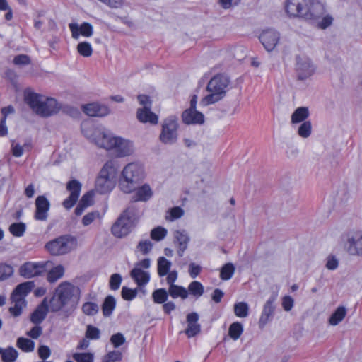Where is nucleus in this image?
<instances>
[{
  "mask_svg": "<svg viewBox=\"0 0 362 362\" xmlns=\"http://www.w3.org/2000/svg\"><path fill=\"white\" fill-rule=\"evenodd\" d=\"M286 11L292 17L316 21L325 13V7L319 0H288Z\"/></svg>",
  "mask_w": 362,
  "mask_h": 362,
  "instance_id": "obj_1",
  "label": "nucleus"
},
{
  "mask_svg": "<svg viewBox=\"0 0 362 362\" xmlns=\"http://www.w3.org/2000/svg\"><path fill=\"white\" fill-rule=\"evenodd\" d=\"M79 288L71 283H61L48 300L50 311L55 313L65 308L74 309L79 299Z\"/></svg>",
  "mask_w": 362,
  "mask_h": 362,
  "instance_id": "obj_2",
  "label": "nucleus"
},
{
  "mask_svg": "<svg viewBox=\"0 0 362 362\" xmlns=\"http://www.w3.org/2000/svg\"><path fill=\"white\" fill-rule=\"evenodd\" d=\"M24 101L37 115L47 117L58 112L60 109L57 101L52 98H45L30 89L24 91Z\"/></svg>",
  "mask_w": 362,
  "mask_h": 362,
  "instance_id": "obj_3",
  "label": "nucleus"
},
{
  "mask_svg": "<svg viewBox=\"0 0 362 362\" xmlns=\"http://www.w3.org/2000/svg\"><path fill=\"white\" fill-rule=\"evenodd\" d=\"M96 145L107 150H115L117 156L124 157L134 151L133 144L129 140L110 134L101 133L95 139Z\"/></svg>",
  "mask_w": 362,
  "mask_h": 362,
  "instance_id": "obj_4",
  "label": "nucleus"
},
{
  "mask_svg": "<svg viewBox=\"0 0 362 362\" xmlns=\"http://www.w3.org/2000/svg\"><path fill=\"white\" fill-rule=\"evenodd\" d=\"M144 178L143 165L138 163H130L124 168L122 172V177L119 181V188L124 193H132Z\"/></svg>",
  "mask_w": 362,
  "mask_h": 362,
  "instance_id": "obj_5",
  "label": "nucleus"
},
{
  "mask_svg": "<svg viewBox=\"0 0 362 362\" xmlns=\"http://www.w3.org/2000/svg\"><path fill=\"white\" fill-rule=\"evenodd\" d=\"M230 84V78L224 74H216L209 81L206 90L210 93L203 98L200 104L207 106L222 100L227 92Z\"/></svg>",
  "mask_w": 362,
  "mask_h": 362,
  "instance_id": "obj_6",
  "label": "nucleus"
},
{
  "mask_svg": "<svg viewBox=\"0 0 362 362\" xmlns=\"http://www.w3.org/2000/svg\"><path fill=\"white\" fill-rule=\"evenodd\" d=\"M139 217L138 208L134 205L129 206L112 225V233L120 238L127 235L135 226Z\"/></svg>",
  "mask_w": 362,
  "mask_h": 362,
  "instance_id": "obj_7",
  "label": "nucleus"
},
{
  "mask_svg": "<svg viewBox=\"0 0 362 362\" xmlns=\"http://www.w3.org/2000/svg\"><path fill=\"white\" fill-rule=\"evenodd\" d=\"M117 171V165L115 161L111 160L106 162L95 180L96 191L100 194L110 192L115 186Z\"/></svg>",
  "mask_w": 362,
  "mask_h": 362,
  "instance_id": "obj_8",
  "label": "nucleus"
},
{
  "mask_svg": "<svg viewBox=\"0 0 362 362\" xmlns=\"http://www.w3.org/2000/svg\"><path fill=\"white\" fill-rule=\"evenodd\" d=\"M76 245V238L69 235H61L45 244V249L54 256L70 252Z\"/></svg>",
  "mask_w": 362,
  "mask_h": 362,
  "instance_id": "obj_9",
  "label": "nucleus"
},
{
  "mask_svg": "<svg viewBox=\"0 0 362 362\" xmlns=\"http://www.w3.org/2000/svg\"><path fill=\"white\" fill-rule=\"evenodd\" d=\"M344 250L351 255L362 256V231L353 230L341 236Z\"/></svg>",
  "mask_w": 362,
  "mask_h": 362,
  "instance_id": "obj_10",
  "label": "nucleus"
},
{
  "mask_svg": "<svg viewBox=\"0 0 362 362\" xmlns=\"http://www.w3.org/2000/svg\"><path fill=\"white\" fill-rule=\"evenodd\" d=\"M179 124L175 117L166 118L162 124V129L159 139L165 144H173L177 140V129Z\"/></svg>",
  "mask_w": 362,
  "mask_h": 362,
  "instance_id": "obj_11",
  "label": "nucleus"
},
{
  "mask_svg": "<svg viewBox=\"0 0 362 362\" xmlns=\"http://www.w3.org/2000/svg\"><path fill=\"white\" fill-rule=\"evenodd\" d=\"M52 266V262H27L23 263L19 268V275L25 279H31L41 276L46 272L48 268Z\"/></svg>",
  "mask_w": 362,
  "mask_h": 362,
  "instance_id": "obj_12",
  "label": "nucleus"
},
{
  "mask_svg": "<svg viewBox=\"0 0 362 362\" xmlns=\"http://www.w3.org/2000/svg\"><path fill=\"white\" fill-rule=\"evenodd\" d=\"M296 71L298 80H305L315 72V67L311 60L305 57H296Z\"/></svg>",
  "mask_w": 362,
  "mask_h": 362,
  "instance_id": "obj_13",
  "label": "nucleus"
},
{
  "mask_svg": "<svg viewBox=\"0 0 362 362\" xmlns=\"http://www.w3.org/2000/svg\"><path fill=\"white\" fill-rule=\"evenodd\" d=\"M259 38L265 49L271 52L278 44L280 34L274 29H267L262 31Z\"/></svg>",
  "mask_w": 362,
  "mask_h": 362,
  "instance_id": "obj_14",
  "label": "nucleus"
},
{
  "mask_svg": "<svg viewBox=\"0 0 362 362\" xmlns=\"http://www.w3.org/2000/svg\"><path fill=\"white\" fill-rule=\"evenodd\" d=\"M66 189L70 195L62 203L64 208L71 209L77 202L81 189V184L76 180L69 181L66 185Z\"/></svg>",
  "mask_w": 362,
  "mask_h": 362,
  "instance_id": "obj_15",
  "label": "nucleus"
},
{
  "mask_svg": "<svg viewBox=\"0 0 362 362\" xmlns=\"http://www.w3.org/2000/svg\"><path fill=\"white\" fill-rule=\"evenodd\" d=\"M276 300V295L271 296L264 305L263 310L259 320V328H263L271 321L274 315L275 310V301Z\"/></svg>",
  "mask_w": 362,
  "mask_h": 362,
  "instance_id": "obj_16",
  "label": "nucleus"
},
{
  "mask_svg": "<svg viewBox=\"0 0 362 362\" xmlns=\"http://www.w3.org/2000/svg\"><path fill=\"white\" fill-rule=\"evenodd\" d=\"M35 218L37 221H46L50 208L49 200L43 195L38 196L35 199Z\"/></svg>",
  "mask_w": 362,
  "mask_h": 362,
  "instance_id": "obj_17",
  "label": "nucleus"
},
{
  "mask_svg": "<svg viewBox=\"0 0 362 362\" xmlns=\"http://www.w3.org/2000/svg\"><path fill=\"white\" fill-rule=\"evenodd\" d=\"M69 27L74 39H78L80 35L86 37H89L92 36L93 33L92 25L87 22H83L80 26L77 23H70Z\"/></svg>",
  "mask_w": 362,
  "mask_h": 362,
  "instance_id": "obj_18",
  "label": "nucleus"
},
{
  "mask_svg": "<svg viewBox=\"0 0 362 362\" xmlns=\"http://www.w3.org/2000/svg\"><path fill=\"white\" fill-rule=\"evenodd\" d=\"M199 315L192 312L187 315V327L185 331V334L189 337H193L201 332V325L198 323Z\"/></svg>",
  "mask_w": 362,
  "mask_h": 362,
  "instance_id": "obj_19",
  "label": "nucleus"
},
{
  "mask_svg": "<svg viewBox=\"0 0 362 362\" xmlns=\"http://www.w3.org/2000/svg\"><path fill=\"white\" fill-rule=\"evenodd\" d=\"M182 119L186 124H202L204 122V116L196 109H187L182 115Z\"/></svg>",
  "mask_w": 362,
  "mask_h": 362,
  "instance_id": "obj_20",
  "label": "nucleus"
},
{
  "mask_svg": "<svg viewBox=\"0 0 362 362\" xmlns=\"http://www.w3.org/2000/svg\"><path fill=\"white\" fill-rule=\"evenodd\" d=\"M49 309V304L48 302V298L45 297L42 303L31 314L30 321L35 325L40 324L45 319Z\"/></svg>",
  "mask_w": 362,
  "mask_h": 362,
  "instance_id": "obj_21",
  "label": "nucleus"
},
{
  "mask_svg": "<svg viewBox=\"0 0 362 362\" xmlns=\"http://www.w3.org/2000/svg\"><path fill=\"white\" fill-rule=\"evenodd\" d=\"M175 243L177 245V255L182 257L187 250L190 238L185 230H178L174 232Z\"/></svg>",
  "mask_w": 362,
  "mask_h": 362,
  "instance_id": "obj_22",
  "label": "nucleus"
},
{
  "mask_svg": "<svg viewBox=\"0 0 362 362\" xmlns=\"http://www.w3.org/2000/svg\"><path fill=\"white\" fill-rule=\"evenodd\" d=\"M83 112L90 117H104L110 113L108 107L97 103L87 104L83 106Z\"/></svg>",
  "mask_w": 362,
  "mask_h": 362,
  "instance_id": "obj_23",
  "label": "nucleus"
},
{
  "mask_svg": "<svg viewBox=\"0 0 362 362\" xmlns=\"http://www.w3.org/2000/svg\"><path fill=\"white\" fill-rule=\"evenodd\" d=\"M136 118L141 123H150L157 124L158 117L151 111V107L139 108L136 111Z\"/></svg>",
  "mask_w": 362,
  "mask_h": 362,
  "instance_id": "obj_24",
  "label": "nucleus"
},
{
  "mask_svg": "<svg viewBox=\"0 0 362 362\" xmlns=\"http://www.w3.org/2000/svg\"><path fill=\"white\" fill-rule=\"evenodd\" d=\"M135 193L132 196L131 201L135 202H147L153 196V191L148 184L136 188Z\"/></svg>",
  "mask_w": 362,
  "mask_h": 362,
  "instance_id": "obj_25",
  "label": "nucleus"
},
{
  "mask_svg": "<svg viewBox=\"0 0 362 362\" xmlns=\"http://www.w3.org/2000/svg\"><path fill=\"white\" fill-rule=\"evenodd\" d=\"M34 281H26L18 284L11 294V298H21L25 300V297L34 288Z\"/></svg>",
  "mask_w": 362,
  "mask_h": 362,
  "instance_id": "obj_26",
  "label": "nucleus"
},
{
  "mask_svg": "<svg viewBox=\"0 0 362 362\" xmlns=\"http://www.w3.org/2000/svg\"><path fill=\"white\" fill-rule=\"evenodd\" d=\"M130 276L139 286H145L150 280L149 273L143 271L139 267H134L131 271Z\"/></svg>",
  "mask_w": 362,
  "mask_h": 362,
  "instance_id": "obj_27",
  "label": "nucleus"
},
{
  "mask_svg": "<svg viewBox=\"0 0 362 362\" xmlns=\"http://www.w3.org/2000/svg\"><path fill=\"white\" fill-rule=\"evenodd\" d=\"M309 110L308 107H300L295 110L291 117V123L292 125L303 123L306 121L309 117Z\"/></svg>",
  "mask_w": 362,
  "mask_h": 362,
  "instance_id": "obj_28",
  "label": "nucleus"
},
{
  "mask_svg": "<svg viewBox=\"0 0 362 362\" xmlns=\"http://www.w3.org/2000/svg\"><path fill=\"white\" fill-rule=\"evenodd\" d=\"M116 307L115 298L111 296H107L102 305V312L104 317H110Z\"/></svg>",
  "mask_w": 362,
  "mask_h": 362,
  "instance_id": "obj_29",
  "label": "nucleus"
},
{
  "mask_svg": "<svg viewBox=\"0 0 362 362\" xmlns=\"http://www.w3.org/2000/svg\"><path fill=\"white\" fill-rule=\"evenodd\" d=\"M0 355L4 362H14L18 356V351L12 346H9L6 349L0 348Z\"/></svg>",
  "mask_w": 362,
  "mask_h": 362,
  "instance_id": "obj_30",
  "label": "nucleus"
},
{
  "mask_svg": "<svg viewBox=\"0 0 362 362\" xmlns=\"http://www.w3.org/2000/svg\"><path fill=\"white\" fill-rule=\"evenodd\" d=\"M346 315V309L344 306L338 307L330 316L329 322L332 325H337L341 322Z\"/></svg>",
  "mask_w": 362,
  "mask_h": 362,
  "instance_id": "obj_31",
  "label": "nucleus"
},
{
  "mask_svg": "<svg viewBox=\"0 0 362 362\" xmlns=\"http://www.w3.org/2000/svg\"><path fill=\"white\" fill-rule=\"evenodd\" d=\"M64 274V268L62 265H57L52 268L47 275V279L49 283H54L61 279Z\"/></svg>",
  "mask_w": 362,
  "mask_h": 362,
  "instance_id": "obj_32",
  "label": "nucleus"
},
{
  "mask_svg": "<svg viewBox=\"0 0 362 362\" xmlns=\"http://www.w3.org/2000/svg\"><path fill=\"white\" fill-rule=\"evenodd\" d=\"M168 291L169 295L173 298L180 297L182 299H185L188 296V291L185 288L175 284L169 286Z\"/></svg>",
  "mask_w": 362,
  "mask_h": 362,
  "instance_id": "obj_33",
  "label": "nucleus"
},
{
  "mask_svg": "<svg viewBox=\"0 0 362 362\" xmlns=\"http://www.w3.org/2000/svg\"><path fill=\"white\" fill-rule=\"evenodd\" d=\"M171 262L164 257L158 259V274L159 276H164L168 274L171 267Z\"/></svg>",
  "mask_w": 362,
  "mask_h": 362,
  "instance_id": "obj_34",
  "label": "nucleus"
},
{
  "mask_svg": "<svg viewBox=\"0 0 362 362\" xmlns=\"http://www.w3.org/2000/svg\"><path fill=\"white\" fill-rule=\"evenodd\" d=\"M16 346L24 352H31L35 349L34 341L24 337H19L17 339Z\"/></svg>",
  "mask_w": 362,
  "mask_h": 362,
  "instance_id": "obj_35",
  "label": "nucleus"
},
{
  "mask_svg": "<svg viewBox=\"0 0 362 362\" xmlns=\"http://www.w3.org/2000/svg\"><path fill=\"white\" fill-rule=\"evenodd\" d=\"M243 332V327L240 322H235L232 323L228 329V335L233 340H237L240 338Z\"/></svg>",
  "mask_w": 362,
  "mask_h": 362,
  "instance_id": "obj_36",
  "label": "nucleus"
},
{
  "mask_svg": "<svg viewBox=\"0 0 362 362\" xmlns=\"http://www.w3.org/2000/svg\"><path fill=\"white\" fill-rule=\"evenodd\" d=\"M168 295V291L165 288H158L153 292L152 298L154 303L162 304L167 301Z\"/></svg>",
  "mask_w": 362,
  "mask_h": 362,
  "instance_id": "obj_37",
  "label": "nucleus"
},
{
  "mask_svg": "<svg viewBox=\"0 0 362 362\" xmlns=\"http://www.w3.org/2000/svg\"><path fill=\"white\" fill-rule=\"evenodd\" d=\"M204 291L202 284L199 281H194L189 284L187 291L196 298H199L203 295Z\"/></svg>",
  "mask_w": 362,
  "mask_h": 362,
  "instance_id": "obj_38",
  "label": "nucleus"
},
{
  "mask_svg": "<svg viewBox=\"0 0 362 362\" xmlns=\"http://www.w3.org/2000/svg\"><path fill=\"white\" fill-rule=\"evenodd\" d=\"M14 272L13 267L6 263H0V281L10 278Z\"/></svg>",
  "mask_w": 362,
  "mask_h": 362,
  "instance_id": "obj_39",
  "label": "nucleus"
},
{
  "mask_svg": "<svg viewBox=\"0 0 362 362\" xmlns=\"http://www.w3.org/2000/svg\"><path fill=\"white\" fill-rule=\"evenodd\" d=\"M235 272V267L232 263H227L223 266L220 272V277L222 280H229Z\"/></svg>",
  "mask_w": 362,
  "mask_h": 362,
  "instance_id": "obj_40",
  "label": "nucleus"
},
{
  "mask_svg": "<svg viewBox=\"0 0 362 362\" xmlns=\"http://www.w3.org/2000/svg\"><path fill=\"white\" fill-rule=\"evenodd\" d=\"M234 313L239 317H246L249 313V306L247 303L239 302L234 305Z\"/></svg>",
  "mask_w": 362,
  "mask_h": 362,
  "instance_id": "obj_41",
  "label": "nucleus"
},
{
  "mask_svg": "<svg viewBox=\"0 0 362 362\" xmlns=\"http://www.w3.org/2000/svg\"><path fill=\"white\" fill-rule=\"evenodd\" d=\"M26 229V226L25 223H12L9 227L10 233L16 237H21L24 235Z\"/></svg>",
  "mask_w": 362,
  "mask_h": 362,
  "instance_id": "obj_42",
  "label": "nucleus"
},
{
  "mask_svg": "<svg viewBox=\"0 0 362 362\" xmlns=\"http://www.w3.org/2000/svg\"><path fill=\"white\" fill-rule=\"evenodd\" d=\"M298 134L302 138H308L312 132V124L310 121L303 122L298 128Z\"/></svg>",
  "mask_w": 362,
  "mask_h": 362,
  "instance_id": "obj_43",
  "label": "nucleus"
},
{
  "mask_svg": "<svg viewBox=\"0 0 362 362\" xmlns=\"http://www.w3.org/2000/svg\"><path fill=\"white\" fill-rule=\"evenodd\" d=\"M82 310L84 314L90 316L96 315L99 311V306L97 303L93 302H86L82 306Z\"/></svg>",
  "mask_w": 362,
  "mask_h": 362,
  "instance_id": "obj_44",
  "label": "nucleus"
},
{
  "mask_svg": "<svg viewBox=\"0 0 362 362\" xmlns=\"http://www.w3.org/2000/svg\"><path fill=\"white\" fill-rule=\"evenodd\" d=\"M78 52L84 57H88L91 56L93 53V49L90 44L88 42H82L77 45Z\"/></svg>",
  "mask_w": 362,
  "mask_h": 362,
  "instance_id": "obj_45",
  "label": "nucleus"
},
{
  "mask_svg": "<svg viewBox=\"0 0 362 362\" xmlns=\"http://www.w3.org/2000/svg\"><path fill=\"white\" fill-rule=\"evenodd\" d=\"M11 300L14 303V306L9 308L10 313L14 316L17 317L21 314L23 305L25 300H21V298H11Z\"/></svg>",
  "mask_w": 362,
  "mask_h": 362,
  "instance_id": "obj_46",
  "label": "nucleus"
},
{
  "mask_svg": "<svg viewBox=\"0 0 362 362\" xmlns=\"http://www.w3.org/2000/svg\"><path fill=\"white\" fill-rule=\"evenodd\" d=\"M167 230L161 226L153 228L151 232V238L156 241H160L167 235Z\"/></svg>",
  "mask_w": 362,
  "mask_h": 362,
  "instance_id": "obj_47",
  "label": "nucleus"
},
{
  "mask_svg": "<svg viewBox=\"0 0 362 362\" xmlns=\"http://www.w3.org/2000/svg\"><path fill=\"white\" fill-rule=\"evenodd\" d=\"M333 18L332 16L327 14L324 16V14L322 16L321 18H320L316 21H312L313 23H317V25L320 29H326L329 26H330L332 23Z\"/></svg>",
  "mask_w": 362,
  "mask_h": 362,
  "instance_id": "obj_48",
  "label": "nucleus"
},
{
  "mask_svg": "<svg viewBox=\"0 0 362 362\" xmlns=\"http://www.w3.org/2000/svg\"><path fill=\"white\" fill-rule=\"evenodd\" d=\"M137 289H131L128 287L124 286L122 288L121 295L125 300H132L137 295Z\"/></svg>",
  "mask_w": 362,
  "mask_h": 362,
  "instance_id": "obj_49",
  "label": "nucleus"
},
{
  "mask_svg": "<svg viewBox=\"0 0 362 362\" xmlns=\"http://www.w3.org/2000/svg\"><path fill=\"white\" fill-rule=\"evenodd\" d=\"M122 358V354L119 351H112L105 356L104 362H119Z\"/></svg>",
  "mask_w": 362,
  "mask_h": 362,
  "instance_id": "obj_50",
  "label": "nucleus"
},
{
  "mask_svg": "<svg viewBox=\"0 0 362 362\" xmlns=\"http://www.w3.org/2000/svg\"><path fill=\"white\" fill-rule=\"evenodd\" d=\"M153 247V244L148 240H141L139 243L137 248L143 255L148 254Z\"/></svg>",
  "mask_w": 362,
  "mask_h": 362,
  "instance_id": "obj_51",
  "label": "nucleus"
},
{
  "mask_svg": "<svg viewBox=\"0 0 362 362\" xmlns=\"http://www.w3.org/2000/svg\"><path fill=\"white\" fill-rule=\"evenodd\" d=\"M100 332L98 328L93 326L88 325L86 332V337L90 339H98L100 338Z\"/></svg>",
  "mask_w": 362,
  "mask_h": 362,
  "instance_id": "obj_52",
  "label": "nucleus"
},
{
  "mask_svg": "<svg viewBox=\"0 0 362 362\" xmlns=\"http://www.w3.org/2000/svg\"><path fill=\"white\" fill-rule=\"evenodd\" d=\"M110 342L115 348H118L125 342V338L122 333H117L110 337Z\"/></svg>",
  "mask_w": 362,
  "mask_h": 362,
  "instance_id": "obj_53",
  "label": "nucleus"
},
{
  "mask_svg": "<svg viewBox=\"0 0 362 362\" xmlns=\"http://www.w3.org/2000/svg\"><path fill=\"white\" fill-rule=\"evenodd\" d=\"M73 358L77 362H93V356L90 353L74 354Z\"/></svg>",
  "mask_w": 362,
  "mask_h": 362,
  "instance_id": "obj_54",
  "label": "nucleus"
},
{
  "mask_svg": "<svg viewBox=\"0 0 362 362\" xmlns=\"http://www.w3.org/2000/svg\"><path fill=\"white\" fill-rule=\"evenodd\" d=\"M122 282V276L119 274H114L110 276V287L112 290H117Z\"/></svg>",
  "mask_w": 362,
  "mask_h": 362,
  "instance_id": "obj_55",
  "label": "nucleus"
},
{
  "mask_svg": "<svg viewBox=\"0 0 362 362\" xmlns=\"http://www.w3.org/2000/svg\"><path fill=\"white\" fill-rule=\"evenodd\" d=\"M281 305L284 310L286 312L291 310L294 305V300L290 296H285L282 298Z\"/></svg>",
  "mask_w": 362,
  "mask_h": 362,
  "instance_id": "obj_56",
  "label": "nucleus"
},
{
  "mask_svg": "<svg viewBox=\"0 0 362 362\" xmlns=\"http://www.w3.org/2000/svg\"><path fill=\"white\" fill-rule=\"evenodd\" d=\"M13 63L16 65H28L31 63V60L30 57L26 54H18L14 57Z\"/></svg>",
  "mask_w": 362,
  "mask_h": 362,
  "instance_id": "obj_57",
  "label": "nucleus"
},
{
  "mask_svg": "<svg viewBox=\"0 0 362 362\" xmlns=\"http://www.w3.org/2000/svg\"><path fill=\"white\" fill-rule=\"evenodd\" d=\"M98 216L99 213L98 211L88 213L83 217L82 223L83 226H87L90 225Z\"/></svg>",
  "mask_w": 362,
  "mask_h": 362,
  "instance_id": "obj_58",
  "label": "nucleus"
},
{
  "mask_svg": "<svg viewBox=\"0 0 362 362\" xmlns=\"http://www.w3.org/2000/svg\"><path fill=\"white\" fill-rule=\"evenodd\" d=\"M339 262L334 255H329L327 258L326 267L329 270H334L338 267Z\"/></svg>",
  "mask_w": 362,
  "mask_h": 362,
  "instance_id": "obj_59",
  "label": "nucleus"
},
{
  "mask_svg": "<svg viewBox=\"0 0 362 362\" xmlns=\"http://www.w3.org/2000/svg\"><path fill=\"white\" fill-rule=\"evenodd\" d=\"M42 333V328L37 325L26 332V335L32 339H37Z\"/></svg>",
  "mask_w": 362,
  "mask_h": 362,
  "instance_id": "obj_60",
  "label": "nucleus"
},
{
  "mask_svg": "<svg viewBox=\"0 0 362 362\" xmlns=\"http://www.w3.org/2000/svg\"><path fill=\"white\" fill-rule=\"evenodd\" d=\"M169 212L170 216V221L180 218L184 214V211L179 206L172 208Z\"/></svg>",
  "mask_w": 362,
  "mask_h": 362,
  "instance_id": "obj_61",
  "label": "nucleus"
},
{
  "mask_svg": "<svg viewBox=\"0 0 362 362\" xmlns=\"http://www.w3.org/2000/svg\"><path fill=\"white\" fill-rule=\"evenodd\" d=\"M93 193L92 192H86L81 199L80 203L88 207L93 204Z\"/></svg>",
  "mask_w": 362,
  "mask_h": 362,
  "instance_id": "obj_62",
  "label": "nucleus"
},
{
  "mask_svg": "<svg viewBox=\"0 0 362 362\" xmlns=\"http://www.w3.org/2000/svg\"><path fill=\"white\" fill-rule=\"evenodd\" d=\"M50 354V349L47 346L42 345L38 348V355L42 360H45L49 358Z\"/></svg>",
  "mask_w": 362,
  "mask_h": 362,
  "instance_id": "obj_63",
  "label": "nucleus"
},
{
  "mask_svg": "<svg viewBox=\"0 0 362 362\" xmlns=\"http://www.w3.org/2000/svg\"><path fill=\"white\" fill-rule=\"evenodd\" d=\"M202 268L199 265L194 263H190L189 265V273L192 278H196L201 272Z\"/></svg>",
  "mask_w": 362,
  "mask_h": 362,
  "instance_id": "obj_64",
  "label": "nucleus"
}]
</instances>
